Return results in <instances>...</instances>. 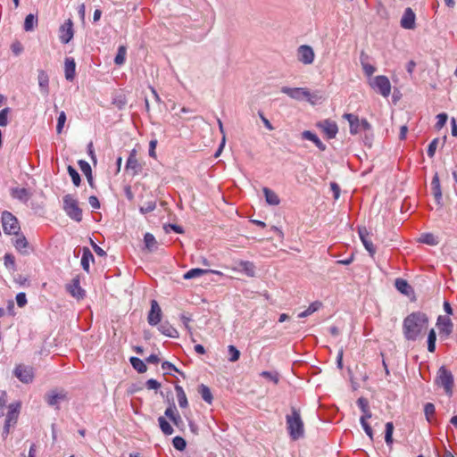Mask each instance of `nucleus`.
Instances as JSON below:
<instances>
[{"instance_id":"nucleus-1","label":"nucleus","mask_w":457,"mask_h":457,"mask_svg":"<svg viewBox=\"0 0 457 457\" xmlns=\"http://www.w3.org/2000/svg\"><path fill=\"white\" fill-rule=\"evenodd\" d=\"M428 318L421 312L409 314L403 322V333L406 340L416 341L428 328Z\"/></svg>"},{"instance_id":"nucleus-2","label":"nucleus","mask_w":457,"mask_h":457,"mask_svg":"<svg viewBox=\"0 0 457 457\" xmlns=\"http://www.w3.org/2000/svg\"><path fill=\"white\" fill-rule=\"evenodd\" d=\"M291 414L287 415V429L293 440H298L304 435V425L301 418L300 411L295 407H291Z\"/></svg>"},{"instance_id":"nucleus-3","label":"nucleus","mask_w":457,"mask_h":457,"mask_svg":"<svg viewBox=\"0 0 457 457\" xmlns=\"http://www.w3.org/2000/svg\"><path fill=\"white\" fill-rule=\"evenodd\" d=\"M63 210L71 220L78 222L82 220V210L79 208L78 201L71 195L63 196Z\"/></svg>"},{"instance_id":"nucleus-4","label":"nucleus","mask_w":457,"mask_h":457,"mask_svg":"<svg viewBox=\"0 0 457 457\" xmlns=\"http://www.w3.org/2000/svg\"><path fill=\"white\" fill-rule=\"evenodd\" d=\"M436 383L437 386L444 387L445 392L448 396H452L453 386V376L452 372L449 370H447L445 366L439 368L436 378Z\"/></svg>"},{"instance_id":"nucleus-5","label":"nucleus","mask_w":457,"mask_h":457,"mask_svg":"<svg viewBox=\"0 0 457 457\" xmlns=\"http://www.w3.org/2000/svg\"><path fill=\"white\" fill-rule=\"evenodd\" d=\"M2 224L4 233L9 235H17L21 228L17 218L7 211L2 214Z\"/></svg>"},{"instance_id":"nucleus-6","label":"nucleus","mask_w":457,"mask_h":457,"mask_svg":"<svg viewBox=\"0 0 457 457\" xmlns=\"http://www.w3.org/2000/svg\"><path fill=\"white\" fill-rule=\"evenodd\" d=\"M370 86L384 97H387L391 93V83L386 76H376L370 82Z\"/></svg>"},{"instance_id":"nucleus-7","label":"nucleus","mask_w":457,"mask_h":457,"mask_svg":"<svg viewBox=\"0 0 457 457\" xmlns=\"http://www.w3.org/2000/svg\"><path fill=\"white\" fill-rule=\"evenodd\" d=\"M14 376L22 383L29 384L33 381L34 370L31 366L19 364L13 370Z\"/></svg>"},{"instance_id":"nucleus-8","label":"nucleus","mask_w":457,"mask_h":457,"mask_svg":"<svg viewBox=\"0 0 457 457\" xmlns=\"http://www.w3.org/2000/svg\"><path fill=\"white\" fill-rule=\"evenodd\" d=\"M45 399L49 406L58 410L60 403L67 400V393L64 390H51L46 394Z\"/></svg>"},{"instance_id":"nucleus-9","label":"nucleus","mask_w":457,"mask_h":457,"mask_svg":"<svg viewBox=\"0 0 457 457\" xmlns=\"http://www.w3.org/2000/svg\"><path fill=\"white\" fill-rule=\"evenodd\" d=\"M280 91L296 101L305 100L306 96H309V90L305 87H289L285 86L281 87Z\"/></svg>"},{"instance_id":"nucleus-10","label":"nucleus","mask_w":457,"mask_h":457,"mask_svg":"<svg viewBox=\"0 0 457 457\" xmlns=\"http://www.w3.org/2000/svg\"><path fill=\"white\" fill-rule=\"evenodd\" d=\"M73 22L71 19H68L60 27L59 38L62 44H68L73 37Z\"/></svg>"},{"instance_id":"nucleus-11","label":"nucleus","mask_w":457,"mask_h":457,"mask_svg":"<svg viewBox=\"0 0 457 457\" xmlns=\"http://www.w3.org/2000/svg\"><path fill=\"white\" fill-rule=\"evenodd\" d=\"M297 55L298 61L303 64H312L315 57L313 49L307 45H303L298 47Z\"/></svg>"},{"instance_id":"nucleus-12","label":"nucleus","mask_w":457,"mask_h":457,"mask_svg":"<svg viewBox=\"0 0 457 457\" xmlns=\"http://www.w3.org/2000/svg\"><path fill=\"white\" fill-rule=\"evenodd\" d=\"M162 320V309L156 300L151 301V309L148 312L147 321L151 326H156Z\"/></svg>"},{"instance_id":"nucleus-13","label":"nucleus","mask_w":457,"mask_h":457,"mask_svg":"<svg viewBox=\"0 0 457 457\" xmlns=\"http://www.w3.org/2000/svg\"><path fill=\"white\" fill-rule=\"evenodd\" d=\"M318 127L322 130V132L327 136L328 139L335 138L338 132L337 123L330 120H324L320 121L318 123Z\"/></svg>"},{"instance_id":"nucleus-14","label":"nucleus","mask_w":457,"mask_h":457,"mask_svg":"<svg viewBox=\"0 0 457 457\" xmlns=\"http://www.w3.org/2000/svg\"><path fill=\"white\" fill-rule=\"evenodd\" d=\"M358 234L365 249L369 252L370 256L376 253V248L370 238V233L365 227L359 228Z\"/></svg>"},{"instance_id":"nucleus-15","label":"nucleus","mask_w":457,"mask_h":457,"mask_svg":"<svg viewBox=\"0 0 457 457\" xmlns=\"http://www.w3.org/2000/svg\"><path fill=\"white\" fill-rule=\"evenodd\" d=\"M436 326L438 328L439 333L441 335H445V337H449L453 329V324L451 319L447 316H439L437 318Z\"/></svg>"},{"instance_id":"nucleus-16","label":"nucleus","mask_w":457,"mask_h":457,"mask_svg":"<svg viewBox=\"0 0 457 457\" xmlns=\"http://www.w3.org/2000/svg\"><path fill=\"white\" fill-rule=\"evenodd\" d=\"M16 237L12 239V244L16 250L23 255H28L29 253L30 246L29 244L22 234L15 235Z\"/></svg>"},{"instance_id":"nucleus-17","label":"nucleus","mask_w":457,"mask_h":457,"mask_svg":"<svg viewBox=\"0 0 457 457\" xmlns=\"http://www.w3.org/2000/svg\"><path fill=\"white\" fill-rule=\"evenodd\" d=\"M416 15L411 7L404 10L401 19V26L405 29H413L415 28Z\"/></svg>"},{"instance_id":"nucleus-18","label":"nucleus","mask_w":457,"mask_h":457,"mask_svg":"<svg viewBox=\"0 0 457 457\" xmlns=\"http://www.w3.org/2000/svg\"><path fill=\"white\" fill-rule=\"evenodd\" d=\"M68 292L77 299H82L85 296V290L79 285V277L74 278L71 283L67 287Z\"/></svg>"},{"instance_id":"nucleus-19","label":"nucleus","mask_w":457,"mask_h":457,"mask_svg":"<svg viewBox=\"0 0 457 457\" xmlns=\"http://www.w3.org/2000/svg\"><path fill=\"white\" fill-rule=\"evenodd\" d=\"M142 165L141 163L137 161V156H136V151L133 150L128 160H127V163H126V169L127 170H132V175L133 176H136L137 174H139V172H141L142 170Z\"/></svg>"},{"instance_id":"nucleus-20","label":"nucleus","mask_w":457,"mask_h":457,"mask_svg":"<svg viewBox=\"0 0 457 457\" xmlns=\"http://www.w3.org/2000/svg\"><path fill=\"white\" fill-rule=\"evenodd\" d=\"M236 264L237 267L234 270L242 271L251 278L255 276V265L253 264V262L241 260L237 262Z\"/></svg>"},{"instance_id":"nucleus-21","label":"nucleus","mask_w":457,"mask_h":457,"mask_svg":"<svg viewBox=\"0 0 457 457\" xmlns=\"http://www.w3.org/2000/svg\"><path fill=\"white\" fill-rule=\"evenodd\" d=\"M11 195L26 204L30 199L32 193L25 187H14L11 189Z\"/></svg>"},{"instance_id":"nucleus-22","label":"nucleus","mask_w":457,"mask_h":457,"mask_svg":"<svg viewBox=\"0 0 457 457\" xmlns=\"http://www.w3.org/2000/svg\"><path fill=\"white\" fill-rule=\"evenodd\" d=\"M37 80L41 94L47 96L49 95V77L47 73L43 70L38 71Z\"/></svg>"},{"instance_id":"nucleus-23","label":"nucleus","mask_w":457,"mask_h":457,"mask_svg":"<svg viewBox=\"0 0 457 457\" xmlns=\"http://www.w3.org/2000/svg\"><path fill=\"white\" fill-rule=\"evenodd\" d=\"M18 419V411L16 408L10 407V410L6 415L4 426V431L3 433L5 435L9 434L10 428L16 424Z\"/></svg>"},{"instance_id":"nucleus-24","label":"nucleus","mask_w":457,"mask_h":457,"mask_svg":"<svg viewBox=\"0 0 457 457\" xmlns=\"http://www.w3.org/2000/svg\"><path fill=\"white\" fill-rule=\"evenodd\" d=\"M431 189H432V194L435 197L436 203L438 205L442 206L443 205L442 190H441L440 180H439V177H438L437 173H436L432 179Z\"/></svg>"},{"instance_id":"nucleus-25","label":"nucleus","mask_w":457,"mask_h":457,"mask_svg":"<svg viewBox=\"0 0 457 457\" xmlns=\"http://www.w3.org/2000/svg\"><path fill=\"white\" fill-rule=\"evenodd\" d=\"M76 62L73 58L67 57L64 62V73L65 79L72 81L75 78Z\"/></svg>"},{"instance_id":"nucleus-26","label":"nucleus","mask_w":457,"mask_h":457,"mask_svg":"<svg viewBox=\"0 0 457 457\" xmlns=\"http://www.w3.org/2000/svg\"><path fill=\"white\" fill-rule=\"evenodd\" d=\"M343 117L348 120L350 125V133L352 135H355L361 131L360 120L357 115L353 113H345Z\"/></svg>"},{"instance_id":"nucleus-27","label":"nucleus","mask_w":457,"mask_h":457,"mask_svg":"<svg viewBox=\"0 0 457 457\" xmlns=\"http://www.w3.org/2000/svg\"><path fill=\"white\" fill-rule=\"evenodd\" d=\"M158 330L162 335L171 337V338H178L179 336L178 330L172 325H170L168 321L162 322L158 327Z\"/></svg>"},{"instance_id":"nucleus-28","label":"nucleus","mask_w":457,"mask_h":457,"mask_svg":"<svg viewBox=\"0 0 457 457\" xmlns=\"http://www.w3.org/2000/svg\"><path fill=\"white\" fill-rule=\"evenodd\" d=\"M302 138L305 140H310L314 143V145L320 150L325 151L326 150V145L321 142V140L318 137V136L310 131V130H304L302 133Z\"/></svg>"},{"instance_id":"nucleus-29","label":"nucleus","mask_w":457,"mask_h":457,"mask_svg":"<svg viewBox=\"0 0 457 457\" xmlns=\"http://www.w3.org/2000/svg\"><path fill=\"white\" fill-rule=\"evenodd\" d=\"M356 403H357L358 407L361 409V411L362 412V415L361 416V418H364L365 420L370 419L372 417V413L370 410V404H369L368 399L365 397H360Z\"/></svg>"},{"instance_id":"nucleus-30","label":"nucleus","mask_w":457,"mask_h":457,"mask_svg":"<svg viewBox=\"0 0 457 457\" xmlns=\"http://www.w3.org/2000/svg\"><path fill=\"white\" fill-rule=\"evenodd\" d=\"M207 273H219L218 271L212 270H204L200 268H195L189 270L187 272H186L183 276L185 279H191L195 278L201 277Z\"/></svg>"},{"instance_id":"nucleus-31","label":"nucleus","mask_w":457,"mask_h":457,"mask_svg":"<svg viewBox=\"0 0 457 457\" xmlns=\"http://www.w3.org/2000/svg\"><path fill=\"white\" fill-rule=\"evenodd\" d=\"M82 251L81 266L85 271L89 272V262H94L95 258L89 248L83 247Z\"/></svg>"},{"instance_id":"nucleus-32","label":"nucleus","mask_w":457,"mask_h":457,"mask_svg":"<svg viewBox=\"0 0 457 457\" xmlns=\"http://www.w3.org/2000/svg\"><path fill=\"white\" fill-rule=\"evenodd\" d=\"M368 60L369 56L366 54H364V52H361L360 56V62L364 73L370 77L376 71V68L373 65L370 64L368 62Z\"/></svg>"},{"instance_id":"nucleus-33","label":"nucleus","mask_w":457,"mask_h":457,"mask_svg":"<svg viewBox=\"0 0 457 457\" xmlns=\"http://www.w3.org/2000/svg\"><path fill=\"white\" fill-rule=\"evenodd\" d=\"M266 202L270 205H278L280 201L278 195L268 187L262 189Z\"/></svg>"},{"instance_id":"nucleus-34","label":"nucleus","mask_w":457,"mask_h":457,"mask_svg":"<svg viewBox=\"0 0 457 457\" xmlns=\"http://www.w3.org/2000/svg\"><path fill=\"white\" fill-rule=\"evenodd\" d=\"M175 391L179 407L187 408L188 406V402L183 387L179 385H175Z\"/></svg>"},{"instance_id":"nucleus-35","label":"nucleus","mask_w":457,"mask_h":457,"mask_svg":"<svg viewBox=\"0 0 457 457\" xmlns=\"http://www.w3.org/2000/svg\"><path fill=\"white\" fill-rule=\"evenodd\" d=\"M395 286L399 292L405 295H409L410 292L411 291V286L405 279L403 278H396L395 281Z\"/></svg>"},{"instance_id":"nucleus-36","label":"nucleus","mask_w":457,"mask_h":457,"mask_svg":"<svg viewBox=\"0 0 457 457\" xmlns=\"http://www.w3.org/2000/svg\"><path fill=\"white\" fill-rule=\"evenodd\" d=\"M197 391L204 402H206L207 403H212V400H213L212 394L207 386L201 384L198 386Z\"/></svg>"},{"instance_id":"nucleus-37","label":"nucleus","mask_w":457,"mask_h":457,"mask_svg":"<svg viewBox=\"0 0 457 457\" xmlns=\"http://www.w3.org/2000/svg\"><path fill=\"white\" fill-rule=\"evenodd\" d=\"M158 423H159V427H160L162 432L165 436H170L173 434V432H174L173 428L171 427V425L169 423V421H167V420L164 417H162V416L159 417Z\"/></svg>"},{"instance_id":"nucleus-38","label":"nucleus","mask_w":457,"mask_h":457,"mask_svg":"<svg viewBox=\"0 0 457 457\" xmlns=\"http://www.w3.org/2000/svg\"><path fill=\"white\" fill-rule=\"evenodd\" d=\"M131 366L138 372L145 373L147 370L145 363L138 357H130L129 359Z\"/></svg>"},{"instance_id":"nucleus-39","label":"nucleus","mask_w":457,"mask_h":457,"mask_svg":"<svg viewBox=\"0 0 457 457\" xmlns=\"http://www.w3.org/2000/svg\"><path fill=\"white\" fill-rule=\"evenodd\" d=\"M144 242H145V248L149 252H154V250H156L157 241L153 234L145 233V235L144 237Z\"/></svg>"},{"instance_id":"nucleus-40","label":"nucleus","mask_w":457,"mask_h":457,"mask_svg":"<svg viewBox=\"0 0 457 457\" xmlns=\"http://www.w3.org/2000/svg\"><path fill=\"white\" fill-rule=\"evenodd\" d=\"M37 25V17L32 13L26 16L24 21V30L32 31Z\"/></svg>"},{"instance_id":"nucleus-41","label":"nucleus","mask_w":457,"mask_h":457,"mask_svg":"<svg viewBox=\"0 0 457 457\" xmlns=\"http://www.w3.org/2000/svg\"><path fill=\"white\" fill-rule=\"evenodd\" d=\"M126 54H127L126 47L124 46H119L118 53L114 58V63L119 66L122 65L125 62Z\"/></svg>"},{"instance_id":"nucleus-42","label":"nucleus","mask_w":457,"mask_h":457,"mask_svg":"<svg viewBox=\"0 0 457 457\" xmlns=\"http://www.w3.org/2000/svg\"><path fill=\"white\" fill-rule=\"evenodd\" d=\"M393 433H394V424L393 422H387L386 424L385 429V441L388 446H391L393 444Z\"/></svg>"},{"instance_id":"nucleus-43","label":"nucleus","mask_w":457,"mask_h":457,"mask_svg":"<svg viewBox=\"0 0 457 457\" xmlns=\"http://www.w3.org/2000/svg\"><path fill=\"white\" fill-rule=\"evenodd\" d=\"M321 306V303L320 302H314L309 305V307L298 314L299 318H305L311 314H312L314 312H316L320 307Z\"/></svg>"},{"instance_id":"nucleus-44","label":"nucleus","mask_w":457,"mask_h":457,"mask_svg":"<svg viewBox=\"0 0 457 457\" xmlns=\"http://www.w3.org/2000/svg\"><path fill=\"white\" fill-rule=\"evenodd\" d=\"M436 335L435 330L432 328L428 332V350L430 353H434L436 350Z\"/></svg>"},{"instance_id":"nucleus-45","label":"nucleus","mask_w":457,"mask_h":457,"mask_svg":"<svg viewBox=\"0 0 457 457\" xmlns=\"http://www.w3.org/2000/svg\"><path fill=\"white\" fill-rule=\"evenodd\" d=\"M67 170L72 179L73 184L76 187H79L80 185V181H81L79 172L71 165L68 166Z\"/></svg>"},{"instance_id":"nucleus-46","label":"nucleus","mask_w":457,"mask_h":457,"mask_svg":"<svg viewBox=\"0 0 457 457\" xmlns=\"http://www.w3.org/2000/svg\"><path fill=\"white\" fill-rule=\"evenodd\" d=\"M173 447L180 452L184 451L187 447L186 440L181 436H175L172 439Z\"/></svg>"},{"instance_id":"nucleus-47","label":"nucleus","mask_w":457,"mask_h":457,"mask_svg":"<svg viewBox=\"0 0 457 457\" xmlns=\"http://www.w3.org/2000/svg\"><path fill=\"white\" fill-rule=\"evenodd\" d=\"M228 352L229 354L228 361L231 362L237 361L240 357V351L234 345H230L228 346Z\"/></svg>"},{"instance_id":"nucleus-48","label":"nucleus","mask_w":457,"mask_h":457,"mask_svg":"<svg viewBox=\"0 0 457 457\" xmlns=\"http://www.w3.org/2000/svg\"><path fill=\"white\" fill-rule=\"evenodd\" d=\"M435 412H436L435 405L431 403H427L424 406V414H425L426 420L429 423L432 422L431 417L435 414Z\"/></svg>"},{"instance_id":"nucleus-49","label":"nucleus","mask_w":457,"mask_h":457,"mask_svg":"<svg viewBox=\"0 0 457 457\" xmlns=\"http://www.w3.org/2000/svg\"><path fill=\"white\" fill-rule=\"evenodd\" d=\"M322 99L323 97L319 92L311 93L309 91V96L305 97V100L312 105L321 102Z\"/></svg>"},{"instance_id":"nucleus-50","label":"nucleus","mask_w":457,"mask_h":457,"mask_svg":"<svg viewBox=\"0 0 457 457\" xmlns=\"http://www.w3.org/2000/svg\"><path fill=\"white\" fill-rule=\"evenodd\" d=\"M156 208L155 201H149L140 206L139 211L142 214H146L153 212Z\"/></svg>"},{"instance_id":"nucleus-51","label":"nucleus","mask_w":457,"mask_h":457,"mask_svg":"<svg viewBox=\"0 0 457 457\" xmlns=\"http://www.w3.org/2000/svg\"><path fill=\"white\" fill-rule=\"evenodd\" d=\"M4 265L7 269L15 270L16 265H15V258L12 253H5L4 255Z\"/></svg>"},{"instance_id":"nucleus-52","label":"nucleus","mask_w":457,"mask_h":457,"mask_svg":"<svg viewBox=\"0 0 457 457\" xmlns=\"http://www.w3.org/2000/svg\"><path fill=\"white\" fill-rule=\"evenodd\" d=\"M179 414L175 403L172 402L170 403L169 407L165 410L164 415L170 419V420L176 417V415Z\"/></svg>"},{"instance_id":"nucleus-53","label":"nucleus","mask_w":457,"mask_h":457,"mask_svg":"<svg viewBox=\"0 0 457 457\" xmlns=\"http://www.w3.org/2000/svg\"><path fill=\"white\" fill-rule=\"evenodd\" d=\"M360 423L367 434V436L370 438V440H373V430L370 427V425L368 423V420H365L364 418H360Z\"/></svg>"},{"instance_id":"nucleus-54","label":"nucleus","mask_w":457,"mask_h":457,"mask_svg":"<svg viewBox=\"0 0 457 457\" xmlns=\"http://www.w3.org/2000/svg\"><path fill=\"white\" fill-rule=\"evenodd\" d=\"M420 241L429 245H435L437 244L435 236L431 233L423 234L421 236Z\"/></svg>"},{"instance_id":"nucleus-55","label":"nucleus","mask_w":457,"mask_h":457,"mask_svg":"<svg viewBox=\"0 0 457 457\" xmlns=\"http://www.w3.org/2000/svg\"><path fill=\"white\" fill-rule=\"evenodd\" d=\"M438 142H439V139L436 137V138H434L429 143L428 150H427V154L429 158H433L435 156Z\"/></svg>"},{"instance_id":"nucleus-56","label":"nucleus","mask_w":457,"mask_h":457,"mask_svg":"<svg viewBox=\"0 0 457 457\" xmlns=\"http://www.w3.org/2000/svg\"><path fill=\"white\" fill-rule=\"evenodd\" d=\"M65 121H66V114H65V112L63 111H62L59 113V117H58V120H57V125H56V132L58 134L62 133V129H63L64 124H65Z\"/></svg>"},{"instance_id":"nucleus-57","label":"nucleus","mask_w":457,"mask_h":457,"mask_svg":"<svg viewBox=\"0 0 457 457\" xmlns=\"http://www.w3.org/2000/svg\"><path fill=\"white\" fill-rule=\"evenodd\" d=\"M78 164L81 170V171L85 174L86 177H89L90 173L92 172L90 164L84 160H79L78 162Z\"/></svg>"},{"instance_id":"nucleus-58","label":"nucleus","mask_w":457,"mask_h":457,"mask_svg":"<svg viewBox=\"0 0 457 457\" xmlns=\"http://www.w3.org/2000/svg\"><path fill=\"white\" fill-rule=\"evenodd\" d=\"M436 119H437V121H436L435 127L436 129H441L445 125L448 116L446 113L442 112L436 116Z\"/></svg>"},{"instance_id":"nucleus-59","label":"nucleus","mask_w":457,"mask_h":457,"mask_svg":"<svg viewBox=\"0 0 457 457\" xmlns=\"http://www.w3.org/2000/svg\"><path fill=\"white\" fill-rule=\"evenodd\" d=\"M10 108L6 107L0 111V126L5 127L8 124V114Z\"/></svg>"},{"instance_id":"nucleus-60","label":"nucleus","mask_w":457,"mask_h":457,"mask_svg":"<svg viewBox=\"0 0 457 457\" xmlns=\"http://www.w3.org/2000/svg\"><path fill=\"white\" fill-rule=\"evenodd\" d=\"M261 376L265 378H268L269 380L274 382L275 384H278L279 381L278 375L276 372L262 371L261 373Z\"/></svg>"},{"instance_id":"nucleus-61","label":"nucleus","mask_w":457,"mask_h":457,"mask_svg":"<svg viewBox=\"0 0 457 457\" xmlns=\"http://www.w3.org/2000/svg\"><path fill=\"white\" fill-rule=\"evenodd\" d=\"M16 302L19 307H24L27 304L26 294L23 292L18 293L16 295Z\"/></svg>"},{"instance_id":"nucleus-62","label":"nucleus","mask_w":457,"mask_h":457,"mask_svg":"<svg viewBox=\"0 0 457 457\" xmlns=\"http://www.w3.org/2000/svg\"><path fill=\"white\" fill-rule=\"evenodd\" d=\"M172 423L180 430H184L185 423L180 416V414L176 415L175 418L171 420Z\"/></svg>"},{"instance_id":"nucleus-63","label":"nucleus","mask_w":457,"mask_h":457,"mask_svg":"<svg viewBox=\"0 0 457 457\" xmlns=\"http://www.w3.org/2000/svg\"><path fill=\"white\" fill-rule=\"evenodd\" d=\"M258 115L259 117L261 118L263 125L265 126V128L270 130V131H272L274 130V127L272 126V124L270 122V120L263 115V112H258Z\"/></svg>"},{"instance_id":"nucleus-64","label":"nucleus","mask_w":457,"mask_h":457,"mask_svg":"<svg viewBox=\"0 0 457 457\" xmlns=\"http://www.w3.org/2000/svg\"><path fill=\"white\" fill-rule=\"evenodd\" d=\"M146 387L147 389H154L157 390L161 387V383L158 382L156 379L150 378L146 381Z\"/></svg>"}]
</instances>
